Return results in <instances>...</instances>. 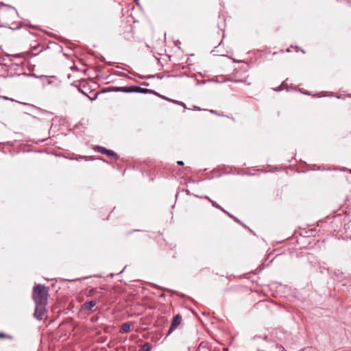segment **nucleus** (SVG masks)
<instances>
[{
    "label": "nucleus",
    "mask_w": 351,
    "mask_h": 351,
    "mask_svg": "<svg viewBox=\"0 0 351 351\" xmlns=\"http://www.w3.org/2000/svg\"><path fill=\"white\" fill-rule=\"evenodd\" d=\"M49 288L42 285H36L33 288L32 298L36 304H47Z\"/></svg>",
    "instance_id": "1"
},
{
    "label": "nucleus",
    "mask_w": 351,
    "mask_h": 351,
    "mask_svg": "<svg viewBox=\"0 0 351 351\" xmlns=\"http://www.w3.org/2000/svg\"><path fill=\"white\" fill-rule=\"evenodd\" d=\"M47 304H36L34 312L35 317L38 320H42L46 311V305Z\"/></svg>",
    "instance_id": "2"
},
{
    "label": "nucleus",
    "mask_w": 351,
    "mask_h": 351,
    "mask_svg": "<svg viewBox=\"0 0 351 351\" xmlns=\"http://www.w3.org/2000/svg\"><path fill=\"white\" fill-rule=\"evenodd\" d=\"M182 322V316L180 315H176L173 317L170 328L169 329L168 335L171 333Z\"/></svg>",
    "instance_id": "3"
},
{
    "label": "nucleus",
    "mask_w": 351,
    "mask_h": 351,
    "mask_svg": "<svg viewBox=\"0 0 351 351\" xmlns=\"http://www.w3.org/2000/svg\"><path fill=\"white\" fill-rule=\"evenodd\" d=\"M95 150H97V152H100V153H101L103 154H106V155H108L109 156H111V157H113V158H118V156H117L116 153H114L112 150L107 149L105 147H101V146H97L95 148Z\"/></svg>",
    "instance_id": "4"
},
{
    "label": "nucleus",
    "mask_w": 351,
    "mask_h": 351,
    "mask_svg": "<svg viewBox=\"0 0 351 351\" xmlns=\"http://www.w3.org/2000/svg\"><path fill=\"white\" fill-rule=\"evenodd\" d=\"M113 90L114 91H120L123 93H132V86H116L113 88Z\"/></svg>",
    "instance_id": "5"
},
{
    "label": "nucleus",
    "mask_w": 351,
    "mask_h": 351,
    "mask_svg": "<svg viewBox=\"0 0 351 351\" xmlns=\"http://www.w3.org/2000/svg\"><path fill=\"white\" fill-rule=\"evenodd\" d=\"M150 91L151 90L147 89V88L133 86V93H148V92H150Z\"/></svg>",
    "instance_id": "6"
},
{
    "label": "nucleus",
    "mask_w": 351,
    "mask_h": 351,
    "mask_svg": "<svg viewBox=\"0 0 351 351\" xmlns=\"http://www.w3.org/2000/svg\"><path fill=\"white\" fill-rule=\"evenodd\" d=\"M96 305V302L93 300L86 302L84 304V307L86 310H91Z\"/></svg>",
    "instance_id": "7"
},
{
    "label": "nucleus",
    "mask_w": 351,
    "mask_h": 351,
    "mask_svg": "<svg viewBox=\"0 0 351 351\" xmlns=\"http://www.w3.org/2000/svg\"><path fill=\"white\" fill-rule=\"evenodd\" d=\"M130 328H131L130 322L124 323L121 327V332H128L130 330Z\"/></svg>",
    "instance_id": "8"
},
{
    "label": "nucleus",
    "mask_w": 351,
    "mask_h": 351,
    "mask_svg": "<svg viewBox=\"0 0 351 351\" xmlns=\"http://www.w3.org/2000/svg\"><path fill=\"white\" fill-rule=\"evenodd\" d=\"M206 198L212 202V204L213 206L217 208H219L220 210H223L224 213H227V212L223 208H221L217 202L211 200L209 197H206ZM228 215L231 217H233L230 213H228Z\"/></svg>",
    "instance_id": "9"
},
{
    "label": "nucleus",
    "mask_w": 351,
    "mask_h": 351,
    "mask_svg": "<svg viewBox=\"0 0 351 351\" xmlns=\"http://www.w3.org/2000/svg\"><path fill=\"white\" fill-rule=\"evenodd\" d=\"M140 351H150V346H149V344L146 343H144L141 348V350Z\"/></svg>",
    "instance_id": "10"
},
{
    "label": "nucleus",
    "mask_w": 351,
    "mask_h": 351,
    "mask_svg": "<svg viewBox=\"0 0 351 351\" xmlns=\"http://www.w3.org/2000/svg\"><path fill=\"white\" fill-rule=\"evenodd\" d=\"M0 338H1V339H3V338L12 339V336L6 335L3 332H0Z\"/></svg>",
    "instance_id": "11"
},
{
    "label": "nucleus",
    "mask_w": 351,
    "mask_h": 351,
    "mask_svg": "<svg viewBox=\"0 0 351 351\" xmlns=\"http://www.w3.org/2000/svg\"><path fill=\"white\" fill-rule=\"evenodd\" d=\"M178 165H184V162L182 160H179L177 162Z\"/></svg>",
    "instance_id": "12"
},
{
    "label": "nucleus",
    "mask_w": 351,
    "mask_h": 351,
    "mask_svg": "<svg viewBox=\"0 0 351 351\" xmlns=\"http://www.w3.org/2000/svg\"><path fill=\"white\" fill-rule=\"evenodd\" d=\"M134 1L136 2V3L138 5H139L138 0H134Z\"/></svg>",
    "instance_id": "13"
}]
</instances>
